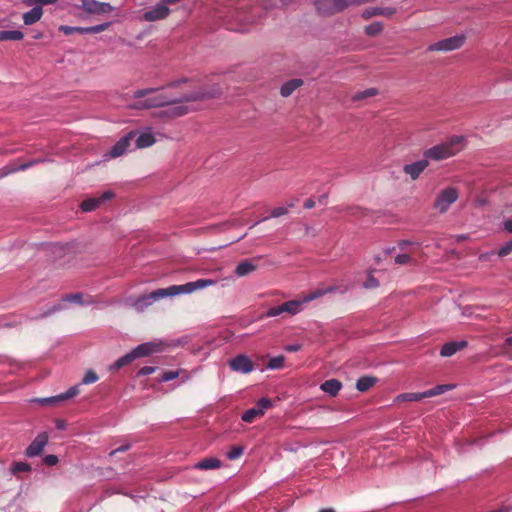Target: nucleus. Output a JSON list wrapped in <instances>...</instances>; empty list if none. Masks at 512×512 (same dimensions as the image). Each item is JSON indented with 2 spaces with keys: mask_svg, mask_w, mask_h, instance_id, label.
Listing matches in <instances>:
<instances>
[{
  "mask_svg": "<svg viewBox=\"0 0 512 512\" xmlns=\"http://www.w3.org/2000/svg\"><path fill=\"white\" fill-rule=\"evenodd\" d=\"M221 94L222 87L219 84H205L197 88L192 80L182 78L162 88L136 90L133 98L137 101L131 108H164L159 116L173 119L197 111L199 102L218 98Z\"/></svg>",
  "mask_w": 512,
  "mask_h": 512,
  "instance_id": "obj_1",
  "label": "nucleus"
},
{
  "mask_svg": "<svg viewBox=\"0 0 512 512\" xmlns=\"http://www.w3.org/2000/svg\"><path fill=\"white\" fill-rule=\"evenodd\" d=\"M215 284H217V280L215 279H198L194 282H188L183 285H172L167 288L157 289L149 294H145L134 300H131V305L138 312H142L154 302L165 297H173L180 294H190L196 290L204 289Z\"/></svg>",
  "mask_w": 512,
  "mask_h": 512,
  "instance_id": "obj_2",
  "label": "nucleus"
},
{
  "mask_svg": "<svg viewBox=\"0 0 512 512\" xmlns=\"http://www.w3.org/2000/svg\"><path fill=\"white\" fill-rule=\"evenodd\" d=\"M463 136H452L447 141L435 145L424 151V157L429 161H441L459 153L464 148Z\"/></svg>",
  "mask_w": 512,
  "mask_h": 512,
  "instance_id": "obj_3",
  "label": "nucleus"
},
{
  "mask_svg": "<svg viewBox=\"0 0 512 512\" xmlns=\"http://www.w3.org/2000/svg\"><path fill=\"white\" fill-rule=\"evenodd\" d=\"M459 190L456 187H447L442 189L434 200L433 207L439 213H445L450 206L457 201Z\"/></svg>",
  "mask_w": 512,
  "mask_h": 512,
  "instance_id": "obj_4",
  "label": "nucleus"
},
{
  "mask_svg": "<svg viewBox=\"0 0 512 512\" xmlns=\"http://www.w3.org/2000/svg\"><path fill=\"white\" fill-rule=\"evenodd\" d=\"M466 37L464 35H455L436 43L430 44L427 48L428 51H443L449 52L461 48L465 43Z\"/></svg>",
  "mask_w": 512,
  "mask_h": 512,
  "instance_id": "obj_5",
  "label": "nucleus"
},
{
  "mask_svg": "<svg viewBox=\"0 0 512 512\" xmlns=\"http://www.w3.org/2000/svg\"><path fill=\"white\" fill-rule=\"evenodd\" d=\"M80 9L90 15H104L114 11V7L107 2H99L97 0H82Z\"/></svg>",
  "mask_w": 512,
  "mask_h": 512,
  "instance_id": "obj_6",
  "label": "nucleus"
},
{
  "mask_svg": "<svg viewBox=\"0 0 512 512\" xmlns=\"http://www.w3.org/2000/svg\"><path fill=\"white\" fill-rule=\"evenodd\" d=\"M303 300H290L284 302L280 306L271 307L267 310L266 316L267 317H276L282 313H288L291 315H295L299 313L302 309Z\"/></svg>",
  "mask_w": 512,
  "mask_h": 512,
  "instance_id": "obj_7",
  "label": "nucleus"
},
{
  "mask_svg": "<svg viewBox=\"0 0 512 512\" xmlns=\"http://www.w3.org/2000/svg\"><path fill=\"white\" fill-rule=\"evenodd\" d=\"M137 133L135 131H131L123 136L109 151L108 155L110 158H116L125 154L129 147L131 146V142L136 138Z\"/></svg>",
  "mask_w": 512,
  "mask_h": 512,
  "instance_id": "obj_8",
  "label": "nucleus"
},
{
  "mask_svg": "<svg viewBox=\"0 0 512 512\" xmlns=\"http://www.w3.org/2000/svg\"><path fill=\"white\" fill-rule=\"evenodd\" d=\"M109 23H103L90 27H72V26H60V31H62L65 35H71L73 33H81V34H96L102 31H105L109 27Z\"/></svg>",
  "mask_w": 512,
  "mask_h": 512,
  "instance_id": "obj_9",
  "label": "nucleus"
},
{
  "mask_svg": "<svg viewBox=\"0 0 512 512\" xmlns=\"http://www.w3.org/2000/svg\"><path fill=\"white\" fill-rule=\"evenodd\" d=\"M170 14L169 7H166L161 1L152 7L150 10L146 11L142 19L147 22H154L158 20L166 19Z\"/></svg>",
  "mask_w": 512,
  "mask_h": 512,
  "instance_id": "obj_10",
  "label": "nucleus"
},
{
  "mask_svg": "<svg viewBox=\"0 0 512 512\" xmlns=\"http://www.w3.org/2000/svg\"><path fill=\"white\" fill-rule=\"evenodd\" d=\"M48 443V434L46 432L40 433L36 436V438L32 441V443L26 449L27 457H36L39 456L44 447Z\"/></svg>",
  "mask_w": 512,
  "mask_h": 512,
  "instance_id": "obj_11",
  "label": "nucleus"
},
{
  "mask_svg": "<svg viewBox=\"0 0 512 512\" xmlns=\"http://www.w3.org/2000/svg\"><path fill=\"white\" fill-rule=\"evenodd\" d=\"M114 196V193L112 191H105L100 197H93V198H88L86 200H84L80 207L82 209V211L84 212H91L95 209H97L98 207H100V205L107 201V200H110L112 199Z\"/></svg>",
  "mask_w": 512,
  "mask_h": 512,
  "instance_id": "obj_12",
  "label": "nucleus"
},
{
  "mask_svg": "<svg viewBox=\"0 0 512 512\" xmlns=\"http://www.w3.org/2000/svg\"><path fill=\"white\" fill-rule=\"evenodd\" d=\"M229 366L233 371L249 373L254 369L252 361L246 355H238L229 361Z\"/></svg>",
  "mask_w": 512,
  "mask_h": 512,
  "instance_id": "obj_13",
  "label": "nucleus"
},
{
  "mask_svg": "<svg viewBox=\"0 0 512 512\" xmlns=\"http://www.w3.org/2000/svg\"><path fill=\"white\" fill-rule=\"evenodd\" d=\"M162 351V343L156 342H146L138 345L131 352L134 356V359L149 356L155 352Z\"/></svg>",
  "mask_w": 512,
  "mask_h": 512,
  "instance_id": "obj_14",
  "label": "nucleus"
},
{
  "mask_svg": "<svg viewBox=\"0 0 512 512\" xmlns=\"http://www.w3.org/2000/svg\"><path fill=\"white\" fill-rule=\"evenodd\" d=\"M79 392H80L79 386L75 385V386L70 387L66 392L61 393V394H59L57 396L36 399L35 401L40 403V404H42V405L54 404V403H57L59 401H63V400H67V399L73 398L76 395H78Z\"/></svg>",
  "mask_w": 512,
  "mask_h": 512,
  "instance_id": "obj_15",
  "label": "nucleus"
},
{
  "mask_svg": "<svg viewBox=\"0 0 512 512\" xmlns=\"http://www.w3.org/2000/svg\"><path fill=\"white\" fill-rule=\"evenodd\" d=\"M428 165L429 161L425 158L414 163L404 165L403 171L409 175L412 180H416Z\"/></svg>",
  "mask_w": 512,
  "mask_h": 512,
  "instance_id": "obj_16",
  "label": "nucleus"
},
{
  "mask_svg": "<svg viewBox=\"0 0 512 512\" xmlns=\"http://www.w3.org/2000/svg\"><path fill=\"white\" fill-rule=\"evenodd\" d=\"M396 13V9L392 7H370L362 11L363 19L368 20L374 16L391 17Z\"/></svg>",
  "mask_w": 512,
  "mask_h": 512,
  "instance_id": "obj_17",
  "label": "nucleus"
},
{
  "mask_svg": "<svg viewBox=\"0 0 512 512\" xmlns=\"http://www.w3.org/2000/svg\"><path fill=\"white\" fill-rule=\"evenodd\" d=\"M260 258H261V256L258 258H253V259H245V260L239 262L235 268V274L238 277H243V276H246V275L254 272L258 267L257 260Z\"/></svg>",
  "mask_w": 512,
  "mask_h": 512,
  "instance_id": "obj_18",
  "label": "nucleus"
},
{
  "mask_svg": "<svg viewBox=\"0 0 512 512\" xmlns=\"http://www.w3.org/2000/svg\"><path fill=\"white\" fill-rule=\"evenodd\" d=\"M467 345H468V343L465 340L451 341V342L445 343L440 350V355L443 357H450V356L454 355L457 351L466 348Z\"/></svg>",
  "mask_w": 512,
  "mask_h": 512,
  "instance_id": "obj_19",
  "label": "nucleus"
},
{
  "mask_svg": "<svg viewBox=\"0 0 512 512\" xmlns=\"http://www.w3.org/2000/svg\"><path fill=\"white\" fill-rule=\"evenodd\" d=\"M43 15L41 6H35L30 11L23 14V22L25 25H33L38 22Z\"/></svg>",
  "mask_w": 512,
  "mask_h": 512,
  "instance_id": "obj_20",
  "label": "nucleus"
},
{
  "mask_svg": "<svg viewBox=\"0 0 512 512\" xmlns=\"http://www.w3.org/2000/svg\"><path fill=\"white\" fill-rule=\"evenodd\" d=\"M303 80L299 78L291 79L285 82L280 88V94L283 97L290 96L296 89L303 85Z\"/></svg>",
  "mask_w": 512,
  "mask_h": 512,
  "instance_id": "obj_21",
  "label": "nucleus"
},
{
  "mask_svg": "<svg viewBox=\"0 0 512 512\" xmlns=\"http://www.w3.org/2000/svg\"><path fill=\"white\" fill-rule=\"evenodd\" d=\"M342 388V383L337 379H330L323 382L320 386V389L329 394L330 396H336L340 389Z\"/></svg>",
  "mask_w": 512,
  "mask_h": 512,
  "instance_id": "obj_22",
  "label": "nucleus"
},
{
  "mask_svg": "<svg viewBox=\"0 0 512 512\" xmlns=\"http://www.w3.org/2000/svg\"><path fill=\"white\" fill-rule=\"evenodd\" d=\"M220 467H221V461L214 457L204 458L194 465V468L198 469V470H212V469H218Z\"/></svg>",
  "mask_w": 512,
  "mask_h": 512,
  "instance_id": "obj_23",
  "label": "nucleus"
},
{
  "mask_svg": "<svg viewBox=\"0 0 512 512\" xmlns=\"http://www.w3.org/2000/svg\"><path fill=\"white\" fill-rule=\"evenodd\" d=\"M136 136V148H146L155 143V137L151 132H144Z\"/></svg>",
  "mask_w": 512,
  "mask_h": 512,
  "instance_id": "obj_24",
  "label": "nucleus"
},
{
  "mask_svg": "<svg viewBox=\"0 0 512 512\" xmlns=\"http://www.w3.org/2000/svg\"><path fill=\"white\" fill-rule=\"evenodd\" d=\"M24 37L23 32L19 30H3L0 31V42L1 41H19Z\"/></svg>",
  "mask_w": 512,
  "mask_h": 512,
  "instance_id": "obj_25",
  "label": "nucleus"
},
{
  "mask_svg": "<svg viewBox=\"0 0 512 512\" xmlns=\"http://www.w3.org/2000/svg\"><path fill=\"white\" fill-rule=\"evenodd\" d=\"M376 383V378L364 376L358 379L356 383V388L358 391L365 392L369 390Z\"/></svg>",
  "mask_w": 512,
  "mask_h": 512,
  "instance_id": "obj_26",
  "label": "nucleus"
},
{
  "mask_svg": "<svg viewBox=\"0 0 512 512\" xmlns=\"http://www.w3.org/2000/svg\"><path fill=\"white\" fill-rule=\"evenodd\" d=\"M454 386L453 385H437L429 390H426L423 392V395L426 396V398L434 397L440 394H443L444 392L451 390Z\"/></svg>",
  "mask_w": 512,
  "mask_h": 512,
  "instance_id": "obj_27",
  "label": "nucleus"
},
{
  "mask_svg": "<svg viewBox=\"0 0 512 512\" xmlns=\"http://www.w3.org/2000/svg\"><path fill=\"white\" fill-rule=\"evenodd\" d=\"M264 414H262L261 410L258 409L256 406L253 407V408H250L248 409L247 411H245L243 414H242V417L241 419L244 421V422H247V423H252L256 418H259L261 416H263Z\"/></svg>",
  "mask_w": 512,
  "mask_h": 512,
  "instance_id": "obj_28",
  "label": "nucleus"
},
{
  "mask_svg": "<svg viewBox=\"0 0 512 512\" xmlns=\"http://www.w3.org/2000/svg\"><path fill=\"white\" fill-rule=\"evenodd\" d=\"M134 356L132 352H129L125 354L124 356L120 357L118 360L114 362V364L111 366V369L118 370L128 364H130L132 361H134Z\"/></svg>",
  "mask_w": 512,
  "mask_h": 512,
  "instance_id": "obj_29",
  "label": "nucleus"
},
{
  "mask_svg": "<svg viewBox=\"0 0 512 512\" xmlns=\"http://www.w3.org/2000/svg\"><path fill=\"white\" fill-rule=\"evenodd\" d=\"M378 94V90L376 88H369L364 91L358 92L354 94L351 98L352 101H361L369 97H373Z\"/></svg>",
  "mask_w": 512,
  "mask_h": 512,
  "instance_id": "obj_30",
  "label": "nucleus"
},
{
  "mask_svg": "<svg viewBox=\"0 0 512 512\" xmlns=\"http://www.w3.org/2000/svg\"><path fill=\"white\" fill-rule=\"evenodd\" d=\"M383 31V24L381 22H373L365 27V33L369 36L379 35Z\"/></svg>",
  "mask_w": 512,
  "mask_h": 512,
  "instance_id": "obj_31",
  "label": "nucleus"
},
{
  "mask_svg": "<svg viewBox=\"0 0 512 512\" xmlns=\"http://www.w3.org/2000/svg\"><path fill=\"white\" fill-rule=\"evenodd\" d=\"M324 295H326L325 289L319 288V289H316V290L310 292L308 295L304 296V298L302 300H303V303L305 304V303L313 301L319 297H322Z\"/></svg>",
  "mask_w": 512,
  "mask_h": 512,
  "instance_id": "obj_32",
  "label": "nucleus"
},
{
  "mask_svg": "<svg viewBox=\"0 0 512 512\" xmlns=\"http://www.w3.org/2000/svg\"><path fill=\"white\" fill-rule=\"evenodd\" d=\"M284 356H276L269 360L267 367L270 369H280L284 365Z\"/></svg>",
  "mask_w": 512,
  "mask_h": 512,
  "instance_id": "obj_33",
  "label": "nucleus"
},
{
  "mask_svg": "<svg viewBox=\"0 0 512 512\" xmlns=\"http://www.w3.org/2000/svg\"><path fill=\"white\" fill-rule=\"evenodd\" d=\"M398 398L404 400V401H420L426 396L423 395V392L421 393H405L400 395Z\"/></svg>",
  "mask_w": 512,
  "mask_h": 512,
  "instance_id": "obj_34",
  "label": "nucleus"
},
{
  "mask_svg": "<svg viewBox=\"0 0 512 512\" xmlns=\"http://www.w3.org/2000/svg\"><path fill=\"white\" fill-rule=\"evenodd\" d=\"M31 470V466L26 462H17L11 468L13 474H17L20 472H28Z\"/></svg>",
  "mask_w": 512,
  "mask_h": 512,
  "instance_id": "obj_35",
  "label": "nucleus"
},
{
  "mask_svg": "<svg viewBox=\"0 0 512 512\" xmlns=\"http://www.w3.org/2000/svg\"><path fill=\"white\" fill-rule=\"evenodd\" d=\"M243 454V448L241 446H233L226 454L229 460L238 459Z\"/></svg>",
  "mask_w": 512,
  "mask_h": 512,
  "instance_id": "obj_36",
  "label": "nucleus"
},
{
  "mask_svg": "<svg viewBox=\"0 0 512 512\" xmlns=\"http://www.w3.org/2000/svg\"><path fill=\"white\" fill-rule=\"evenodd\" d=\"M294 207V203L288 204V207H277L271 211V217L278 218L288 213V208Z\"/></svg>",
  "mask_w": 512,
  "mask_h": 512,
  "instance_id": "obj_37",
  "label": "nucleus"
},
{
  "mask_svg": "<svg viewBox=\"0 0 512 512\" xmlns=\"http://www.w3.org/2000/svg\"><path fill=\"white\" fill-rule=\"evenodd\" d=\"M98 380V375L93 370H88L83 379L82 384H92Z\"/></svg>",
  "mask_w": 512,
  "mask_h": 512,
  "instance_id": "obj_38",
  "label": "nucleus"
},
{
  "mask_svg": "<svg viewBox=\"0 0 512 512\" xmlns=\"http://www.w3.org/2000/svg\"><path fill=\"white\" fill-rule=\"evenodd\" d=\"M44 160L42 159H36V160H33V161H30L28 163H25V164H22L18 167H14V168H11L10 170H8L5 174H8V173H11V172H16V171H19V170H25L35 164H38L40 162H43Z\"/></svg>",
  "mask_w": 512,
  "mask_h": 512,
  "instance_id": "obj_39",
  "label": "nucleus"
},
{
  "mask_svg": "<svg viewBox=\"0 0 512 512\" xmlns=\"http://www.w3.org/2000/svg\"><path fill=\"white\" fill-rule=\"evenodd\" d=\"M63 301L77 303V304H83L82 294L81 293L67 294L63 297Z\"/></svg>",
  "mask_w": 512,
  "mask_h": 512,
  "instance_id": "obj_40",
  "label": "nucleus"
},
{
  "mask_svg": "<svg viewBox=\"0 0 512 512\" xmlns=\"http://www.w3.org/2000/svg\"><path fill=\"white\" fill-rule=\"evenodd\" d=\"M271 406L272 401L268 398H261L256 404V407L261 410L262 414H264Z\"/></svg>",
  "mask_w": 512,
  "mask_h": 512,
  "instance_id": "obj_41",
  "label": "nucleus"
},
{
  "mask_svg": "<svg viewBox=\"0 0 512 512\" xmlns=\"http://www.w3.org/2000/svg\"><path fill=\"white\" fill-rule=\"evenodd\" d=\"M178 376H179V372L178 371H165L161 375L160 380L163 381V382H168V381H171L173 379H176Z\"/></svg>",
  "mask_w": 512,
  "mask_h": 512,
  "instance_id": "obj_42",
  "label": "nucleus"
},
{
  "mask_svg": "<svg viewBox=\"0 0 512 512\" xmlns=\"http://www.w3.org/2000/svg\"><path fill=\"white\" fill-rule=\"evenodd\" d=\"M324 289H325V293L326 294L333 293V292H339V293L343 294V293H345L348 290V287L346 285H343V286H329V287L324 288Z\"/></svg>",
  "mask_w": 512,
  "mask_h": 512,
  "instance_id": "obj_43",
  "label": "nucleus"
},
{
  "mask_svg": "<svg viewBox=\"0 0 512 512\" xmlns=\"http://www.w3.org/2000/svg\"><path fill=\"white\" fill-rule=\"evenodd\" d=\"M410 261H411V257L408 254H398L395 257V263L399 264V265H406V264L410 263Z\"/></svg>",
  "mask_w": 512,
  "mask_h": 512,
  "instance_id": "obj_44",
  "label": "nucleus"
},
{
  "mask_svg": "<svg viewBox=\"0 0 512 512\" xmlns=\"http://www.w3.org/2000/svg\"><path fill=\"white\" fill-rule=\"evenodd\" d=\"M512 252V243L511 241L507 242L505 245H503L499 251H498V255L500 257H504V256H507L509 255L510 253Z\"/></svg>",
  "mask_w": 512,
  "mask_h": 512,
  "instance_id": "obj_45",
  "label": "nucleus"
},
{
  "mask_svg": "<svg viewBox=\"0 0 512 512\" xmlns=\"http://www.w3.org/2000/svg\"><path fill=\"white\" fill-rule=\"evenodd\" d=\"M379 286V281L372 275H369L364 283L366 289L375 288Z\"/></svg>",
  "mask_w": 512,
  "mask_h": 512,
  "instance_id": "obj_46",
  "label": "nucleus"
},
{
  "mask_svg": "<svg viewBox=\"0 0 512 512\" xmlns=\"http://www.w3.org/2000/svg\"><path fill=\"white\" fill-rule=\"evenodd\" d=\"M44 464L54 466L58 463V457L55 455H47L43 458Z\"/></svg>",
  "mask_w": 512,
  "mask_h": 512,
  "instance_id": "obj_47",
  "label": "nucleus"
},
{
  "mask_svg": "<svg viewBox=\"0 0 512 512\" xmlns=\"http://www.w3.org/2000/svg\"><path fill=\"white\" fill-rule=\"evenodd\" d=\"M62 309V306L61 305H54L51 309H49L48 311L44 312L43 314H41L39 316V318H44V317H47L51 314H53L54 312L56 311H60ZM31 319H38V317H32Z\"/></svg>",
  "mask_w": 512,
  "mask_h": 512,
  "instance_id": "obj_48",
  "label": "nucleus"
},
{
  "mask_svg": "<svg viewBox=\"0 0 512 512\" xmlns=\"http://www.w3.org/2000/svg\"><path fill=\"white\" fill-rule=\"evenodd\" d=\"M155 371L154 367L151 366H144L139 370L140 375H150Z\"/></svg>",
  "mask_w": 512,
  "mask_h": 512,
  "instance_id": "obj_49",
  "label": "nucleus"
},
{
  "mask_svg": "<svg viewBox=\"0 0 512 512\" xmlns=\"http://www.w3.org/2000/svg\"><path fill=\"white\" fill-rule=\"evenodd\" d=\"M130 448V445L129 444H126V445H122L114 450H112L110 453H109V456H114L116 453L118 452H124V451H127L128 449Z\"/></svg>",
  "mask_w": 512,
  "mask_h": 512,
  "instance_id": "obj_50",
  "label": "nucleus"
},
{
  "mask_svg": "<svg viewBox=\"0 0 512 512\" xmlns=\"http://www.w3.org/2000/svg\"><path fill=\"white\" fill-rule=\"evenodd\" d=\"M301 349V345L300 344H291V345H287L285 347V350L288 351V352H297Z\"/></svg>",
  "mask_w": 512,
  "mask_h": 512,
  "instance_id": "obj_51",
  "label": "nucleus"
},
{
  "mask_svg": "<svg viewBox=\"0 0 512 512\" xmlns=\"http://www.w3.org/2000/svg\"><path fill=\"white\" fill-rule=\"evenodd\" d=\"M503 226L505 231H507L508 233H512V218L504 221Z\"/></svg>",
  "mask_w": 512,
  "mask_h": 512,
  "instance_id": "obj_52",
  "label": "nucleus"
},
{
  "mask_svg": "<svg viewBox=\"0 0 512 512\" xmlns=\"http://www.w3.org/2000/svg\"><path fill=\"white\" fill-rule=\"evenodd\" d=\"M314 206H315V201L312 198H309L304 202V208H306V209H312Z\"/></svg>",
  "mask_w": 512,
  "mask_h": 512,
  "instance_id": "obj_53",
  "label": "nucleus"
},
{
  "mask_svg": "<svg viewBox=\"0 0 512 512\" xmlns=\"http://www.w3.org/2000/svg\"><path fill=\"white\" fill-rule=\"evenodd\" d=\"M349 213L351 215H361L363 214V209L360 207L350 208Z\"/></svg>",
  "mask_w": 512,
  "mask_h": 512,
  "instance_id": "obj_54",
  "label": "nucleus"
},
{
  "mask_svg": "<svg viewBox=\"0 0 512 512\" xmlns=\"http://www.w3.org/2000/svg\"><path fill=\"white\" fill-rule=\"evenodd\" d=\"M58 0H39V5L38 6H43V5H50V4H54L56 3Z\"/></svg>",
  "mask_w": 512,
  "mask_h": 512,
  "instance_id": "obj_55",
  "label": "nucleus"
},
{
  "mask_svg": "<svg viewBox=\"0 0 512 512\" xmlns=\"http://www.w3.org/2000/svg\"><path fill=\"white\" fill-rule=\"evenodd\" d=\"M23 4L26 6L39 5V0H23Z\"/></svg>",
  "mask_w": 512,
  "mask_h": 512,
  "instance_id": "obj_56",
  "label": "nucleus"
},
{
  "mask_svg": "<svg viewBox=\"0 0 512 512\" xmlns=\"http://www.w3.org/2000/svg\"><path fill=\"white\" fill-rule=\"evenodd\" d=\"M327 198H328L327 194H322L321 196H319L318 202L321 203V204H325L326 201H327Z\"/></svg>",
  "mask_w": 512,
  "mask_h": 512,
  "instance_id": "obj_57",
  "label": "nucleus"
},
{
  "mask_svg": "<svg viewBox=\"0 0 512 512\" xmlns=\"http://www.w3.org/2000/svg\"><path fill=\"white\" fill-rule=\"evenodd\" d=\"M505 344L512 346V337H508L505 339Z\"/></svg>",
  "mask_w": 512,
  "mask_h": 512,
  "instance_id": "obj_58",
  "label": "nucleus"
},
{
  "mask_svg": "<svg viewBox=\"0 0 512 512\" xmlns=\"http://www.w3.org/2000/svg\"><path fill=\"white\" fill-rule=\"evenodd\" d=\"M319 512H335V511L331 508H327V509H321Z\"/></svg>",
  "mask_w": 512,
  "mask_h": 512,
  "instance_id": "obj_59",
  "label": "nucleus"
},
{
  "mask_svg": "<svg viewBox=\"0 0 512 512\" xmlns=\"http://www.w3.org/2000/svg\"><path fill=\"white\" fill-rule=\"evenodd\" d=\"M407 244H408V242H406V241H402L399 245H400V247H402V248H403V247H404V246H406Z\"/></svg>",
  "mask_w": 512,
  "mask_h": 512,
  "instance_id": "obj_60",
  "label": "nucleus"
},
{
  "mask_svg": "<svg viewBox=\"0 0 512 512\" xmlns=\"http://www.w3.org/2000/svg\"><path fill=\"white\" fill-rule=\"evenodd\" d=\"M41 37H42V33H38V34H36V35L34 36V38H35V39H39V38H41Z\"/></svg>",
  "mask_w": 512,
  "mask_h": 512,
  "instance_id": "obj_61",
  "label": "nucleus"
},
{
  "mask_svg": "<svg viewBox=\"0 0 512 512\" xmlns=\"http://www.w3.org/2000/svg\"><path fill=\"white\" fill-rule=\"evenodd\" d=\"M3 326L9 327V326H11V324L10 323H5V324H3Z\"/></svg>",
  "mask_w": 512,
  "mask_h": 512,
  "instance_id": "obj_62",
  "label": "nucleus"
},
{
  "mask_svg": "<svg viewBox=\"0 0 512 512\" xmlns=\"http://www.w3.org/2000/svg\"><path fill=\"white\" fill-rule=\"evenodd\" d=\"M510 241H511V243H512V239H511Z\"/></svg>",
  "mask_w": 512,
  "mask_h": 512,
  "instance_id": "obj_63",
  "label": "nucleus"
}]
</instances>
